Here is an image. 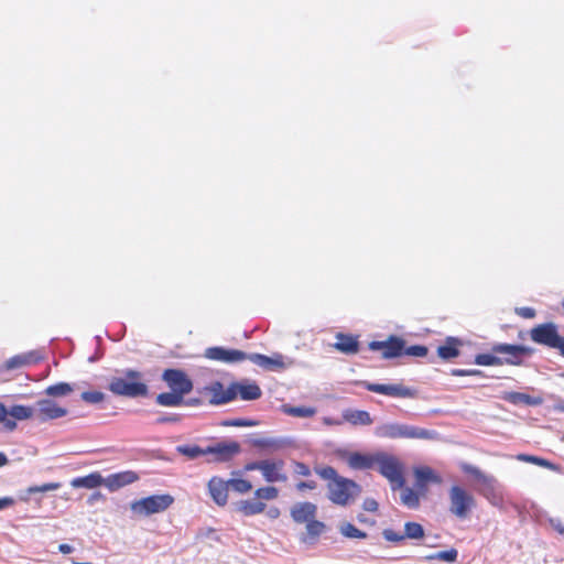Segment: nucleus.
Wrapping results in <instances>:
<instances>
[{
    "label": "nucleus",
    "mask_w": 564,
    "mask_h": 564,
    "mask_svg": "<svg viewBox=\"0 0 564 564\" xmlns=\"http://www.w3.org/2000/svg\"><path fill=\"white\" fill-rule=\"evenodd\" d=\"M469 377L470 376H482V371L478 369H468Z\"/></svg>",
    "instance_id": "680f3d73"
},
{
    "label": "nucleus",
    "mask_w": 564,
    "mask_h": 564,
    "mask_svg": "<svg viewBox=\"0 0 564 564\" xmlns=\"http://www.w3.org/2000/svg\"><path fill=\"white\" fill-rule=\"evenodd\" d=\"M156 402L162 406H180L184 402V397L175 391L163 392L156 397Z\"/></svg>",
    "instance_id": "7c9ffc66"
},
{
    "label": "nucleus",
    "mask_w": 564,
    "mask_h": 564,
    "mask_svg": "<svg viewBox=\"0 0 564 564\" xmlns=\"http://www.w3.org/2000/svg\"><path fill=\"white\" fill-rule=\"evenodd\" d=\"M139 478V475L133 470L119 471L107 476L105 478V486L109 491H117L124 486L138 481Z\"/></svg>",
    "instance_id": "dca6fc26"
},
{
    "label": "nucleus",
    "mask_w": 564,
    "mask_h": 564,
    "mask_svg": "<svg viewBox=\"0 0 564 564\" xmlns=\"http://www.w3.org/2000/svg\"><path fill=\"white\" fill-rule=\"evenodd\" d=\"M162 380L166 382L172 391L183 397L193 390L192 380L181 369H165L162 373Z\"/></svg>",
    "instance_id": "9b49d317"
},
{
    "label": "nucleus",
    "mask_w": 564,
    "mask_h": 564,
    "mask_svg": "<svg viewBox=\"0 0 564 564\" xmlns=\"http://www.w3.org/2000/svg\"><path fill=\"white\" fill-rule=\"evenodd\" d=\"M408 438L433 441L438 438V433L433 430H426L414 425H408Z\"/></svg>",
    "instance_id": "2f4dec72"
},
{
    "label": "nucleus",
    "mask_w": 564,
    "mask_h": 564,
    "mask_svg": "<svg viewBox=\"0 0 564 564\" xmlns=\"http://www.w3.org/2000/svg\"><path fill=\"white\" fill-rule=\"evenodd\" d=\"M378 453L375 454H362L359 452H352L347 455V464L350 468L357 470L372 469L376 467Z\"/></svg>",
    "instance_id": "6ab92c4d"
},
{
    "label": "nucleus",
    "mask_w": 564,
    "mask_h": 564,
    "mask_svg": "<svg viewBox=\"0 0 564 564\" xmlns=\"http://www.w3.org/2000/svg\"><path fill=\"white\" fill-rule=\"evenodd\" d=\"M378 507H379L378 502L372 498H367L364 500L362 508L366 511L376 512L378 510Z\"/></svg>",
    "instance_id": "603ef678"
},
{
    "label": "nucleus",
    "mask_w": 564,
    "mask_h": 564,
    "mask_svg": "<svg viewBox=\"0 0 564 564\" xmlns=\"http://www.w3.org/2000/svg\"><path fill=\"white\" fill-rule=\"evenodd\" d=\"M9 416L14 421H24L35 417V411L34 408L30 405L14 404L8 409V417Z\"/></svg>",
    "instance_id": "c756f323"
},
{
    "label": "nucleus",
    "mask_w": 564,
    "mask_h": 564,
    "mask_svg": "<svg viewBox=\"0 0 564 564\" xmlns=\"http://www.w3.org/2000/svg\"><path fill=\"white\" fill-rule=\"evenodd\" d=\"M404 538L419 540L424 538V529L417 522H406L404 524Z\"/></svg>",
    "instance_id": "4c0bfd02"
},
{
    "label": "nucleus",
    "mask_w": 564,
    "mask_h": 564,
    "mask_svg": "<svg viewBox=\"0 0 564 564\" xmlns=\"http://www.w3.org/2000/svg\"><path fill=\"white\" fill-rule=\"evenodd\" d=\"M101 485H105V478L101 476L100 473L94 471L83 477L74 478L70 481V486L73 488H87V489H94Z\"/></svg>",
    "instance_id": "393cba45"
},
{
    "label": "nucleus",
    "mask_w": 564,
    "mask_h": 564,
    "mask_svg": "<svg viewBox=\"0 0 564 564\" xmlns=\"http://www.w3.org/2000/svg\"><path fill=\"white\" fill-rule=\"evenodd\" d=\"M475 364L479 366H501V361L497 354H478L475 357Z\"/></svg>",
    "instance_id": "a19ab883"
},
{
    "label": "nucleus",
    "mask_w": 564,
    "mask_h": 564,
    "mask_svg": "<svg viewBox=\"0 0 564 564\" xmlns=\"http://www.w3.org/2000/svg\"><path fill=\"white\" fill-rule=\"evenodd\" d=\"M294 474L297 476L308 477L311 476V468L302 462H295Z\"/></svg>",
    "instance_id": "09e8293b"
},
{
    "label": "nucleus",
    "mask_w": 564,
    "mask_h": 564,
    "mask_svg": "<svg viewBox=\"0 0 564 564\" xmlns=\"http://www.w3.org/2000/svg\"><path fill=\"white\" fill-rule=\"evenodd\" d=\"M382 535L383 538L389 541V542H401L403 541L405 538H404V534H401L399 532H395L394 530L392 529H384L382 531Z\"/></svg>",
    "instance_id": "de8ad7c7"
},
{
    "label": "nucleus",
    "mask_w": 564,
    "mask_h": 564,
    "mask_svg": "<svg viewBox=\"0 0 564 564\" xmlns=\"http://www.w3.org/2000/svg\"><path fill=\"white\" fill-rule=\"evenodd\" d=\"M323 479L329 480V499L339 506H346L361 492V487L351 479L338 476L335 468L325 466L315 469Z\"/></svg>",
    "instance_id": "f257e3e1"
},
{
    "label": "nucleus",
    "mask_w": 564,
    "mask_h": 564,
    "mask_svg": "<svg viewBox=\"0 0 564 564\" xmlns=\"http://www.w3.org/2000/svg\"><path fill=\"white\" fill-rule=\"evenodd\" d=\"M283 459H262L248 463L245 466L246 470H259L268 482H285L288 475L284 471Z\"/></svg>",
    "instance_id": "6e6552de"
},
{
    "label": "nucleus",
    "mask_w": 564,
    "mask_h": 564,
    "mask_svg": "<svg viewBox=\"0 0 564 564\" xmlns=\"http://www.w3.org/2000/svg\"><path fill=\"white\" fill-rule=\"evenodd\" d=\"M205 392L209 397L212 404H225L235 400V390L231 384L227 388L220 381H214L205 387Z\"/></svg>",
    "instance_id": "2eb2a0df"
},
{
    "label": "nucleus",
    "mask_w": 564,
    "mask_h": 564,
    "mask_svg": "<svg viewBox=\"0 0 564 564\" xmlns=\"http://www.w3.org/2000/svg\"><path fill=\"white\" fill-rule=\"evenodd\" d=\"M325 530V523L314 518L312 521L306 523V533L302 536V542L315 544Z\"/></svg>",
    "instance_id": "cd10ccee"
},
{
    "label": "nucleus",
    "mask_w": 564,
    "mask_h": 564,
    "mask_svg": "<svg viewBox=\"0 0 564 564\" xmlns=\"http://www.w3.org/2000/svg\"><path fill=\"white\" fill-rule=\"evenodd\" d=\"M343 417L346 422L352 425H370L373 422L369 412L365 410H346L343 413Z\"/></svg>",
    "instance_id": "c85d7f7f"
},
{
    "label": "nucleus",
    "mask_w": 564,
    "mask_h": 564,
    "mask_svg": "<svg viewBox=\"0 0 564 564\" xmlns=\"http://www.w3.org/2000/svg\"><path fill=\"white\" fill-rule=\"evenodd\" d=\"M30 362H31V358L29 356L17 355V356L9 358L4 362L3 368L6 370L18 369V368H22V367L29 365Z\"/></svg>",
    "instance_id": "ea45409f"
},
{
    "label": "nucleus",
    "mask_w": 564,
    "mask_h": 564,
    "mask_svg": "<svg viewBox=\"0 0 564 564\" xmlns=\"http://www.w3.org/2000/svg\"><path fill=\"white\" fill-rule=\"evenodd\" d=\"M491 350L499 356L501 366H520L525 357L533 354V349L528 346L512 344H495Z\"/></svg>",
    "instance_id": "9d476101"
},
{
    "label": "nucleus",
    "mask_w": 564,
    "mask_h": 564,
    "mask_svg": "<svg viewBox=\"0 0 564 564\" xmlns=\"http://www.w3.org/2000/svg\"><path fill=\"white\" fill-rule=\"evenodd\" d=\"M229 487L239 492V494H247L252 489V484L242 478H232L228 480Z\"/></svg>",
    "instance_id": "79ce46f5"
},
{
    "label": "nucleus",
    "mask_w": 564,
    "mask_h": 564,
    "mask_svg": "<svg viewBox=\"0 0 564 564\" xmlns=\"http://www.w3.org/2000/svg\"><path fill=\"white\" fill-rule=\"evenodd\" d=\"M279 514H280L279 509L274 508V509L270 510V516L272 518H276Z\"/></svg>",
    "instance_id": "0e129e2a"
},
{
    "label": "nucleus",
    "mask_w": 564,
    "mask_h": 564,
    "mask_svg": "<svg viewBox=\"0 0 564 564\" xmlns=\"http://www.w3.org/2000/svg\"><path fill=\"white\" fill-rule=\"evenodd\" d=\"M228 481L223 480L219 477H213L208 481L209 494L218 506H225L228 501Z\"/></svg>",
    "instance_id": "412c9836"
},
{
    "label": "nucleus",
    "mask_w": 564,
    "mask_h": 564,
    "mask_svg": "<svg viewBox=\"0 0 564 564\" xmlns=\"http://www.w3.org/2000/svg\"><path fill=\"white\" fill-rule=\"evenodd\" d=\"M451 375L454 377H469L468 369H452Z\"/></svg>",
    "instance_id": "4d7b16f0"
},
{
    "label": "nucleus",
    "mask_w": 564,
    "mask_h": 564,
    "mask_svg": "<svg viewBox=\"0 0 564 564\" xmlns=\"http://www.w3.org/2000/svg\"><path fill=\"white\" fill-rule=\"evenodd\" d=\"M290 514L295 523H308L316 517L317 506L310 501L297 502L291 508Z\"/></svg>",
    "instance_id": "f3484780"
},
{
    "label": "nucleus",
    "mask_w": 564,
    "mask_h": 564,
    "mask_svg": "<svg viewBox=\"0 0 564 564\" xmlns=\"http://www.w3.org/2000/svg\"><path fill=\"white\" fill-rule=\"evenodd\" d=\"M283 413L294 416V417H312L316 413L315 408L311 406H292V405H283Z\"/></svg>",
    "instance_id": "473e14b6"
},
{
    "label": "nucleus",
    "mask_w": 564,
    "mask_h": 564,
    "mask_svg": "<svg viewBox=\"0 0 564 564\" xmlns=\"http://www.w3.org/2000/svg\"><path fill=\"white\" fill-rule=\"evenodd\" d=\"M340 532L346 538L350 539H365L367 536V533L359 530L357 527H355L351 523H345L340 528Z\"/></svg>",
    "instance_id": "37998d69"
},
{
    "label": "nucleus",
    "mask_w": 564,
    "mask_h": 564,
    "mask_svg": "<svg viewBox=\"0 0 564 564\" xmlns=\"http://www.w3.org/2000/svg\"><path fill=\"white\" fill-rule=\"evenodd\" d=\"M207 454H214L219 462L231 459L240 452V445L237 442L218 443L214 446L206 447Z\"/></svg>",
    "instance_id": "aec40b11"
},
{
    "label": "nucleus",
    "mask_w": 564,
    "mask_h": 564,
    "mask_svg": "<svg viewBox=\"0 0 564 564\" xmlns=\"http://www.w3.org/2000/svg\"><path fill=\"white\" fill-rule=\"evenodd\" d=\"M336 341L332 345L334 349L344 355H356L359 351L360 344L357 335L337 333Z\"/></svg>",
    "instance_id": "a211bd4d"
},
{
    "label": "nucleus",
    "mask_w": 564,
    "mask_h": 564,
    "mask_svg": "<svg viewBox=\"0 0 564 564\" xmlns=\"http://www.w3.org/2000/svg\"><path fill=\"white\" fill-rule=\"evenodd\" d=\"M449 511L459 519H466L475 507V498L466 489L454 485L448 491Z\"/></svg>",
    "instance_id": "1a4fd4ad"
},
{
    "label": "nucleus",
    "mask_w": 564,
    "mask_h": 564,
    "mask_svg": "<svg viewBox=\"0 0 564 564\" xmlns=\"http://www.w3.org/2000/svg\"><path fill=\"white\" fill-rule=\"evenodd\" d=\"M74 564H91V563H89V562L77 563V562H76V563H74Z\"/></svg>",
    "instance_id": "774afa93"
},
{
    "label": "nucleus",
    "mask_w": 564,
    "mask_h": 564,
    "mask_svg": "<svg viewBox=\"0 0 564 564\" xmlns=\"http://www.w3.org/2000/svg\"><path fill=\"white\" fill-rule=\"evenodd\" d=\"M61 487L59 482H47L41 486H31L26 489L28 494L46 492L57 490Z\"/></svg>",
    "instance_id": "49530a36"
},
{
    "label": "nucleus",
    "mask_w": 564,
    "mask_h": 564,
    "mask_svg": "<svg viewBox=\"0 0 564 564\" xmlns=\"http://www.w3.org/2000/svg\"><path fill=\"white\" fill-rule=\"evenodd\" d=\"M74 391V388L72 384L67 382H58L56 384H52L45 389V394L48 397H64Z\"/></svg>",
    "instance_id": "f704fd0d"
},
{
    "label": "nucleus",
    "mask_w": 564,
    "mask_h": 564,
    "mask_svg": "<svg viewBox=\"0 0 564 564\" xmlns=\"http://www.w3.org/2000/svg\"><path fill=\"white\" fill-rule=\"evenodd\" d=\"M80 397L83 401L91 404L100 403L105 400V394L100 391H85Z\"/></svg>",
    "instance_id": "a18cd8bd"
},
{
    "label": "nucleus",
    "mask_w": 564,
    "mask_h": 564,
    "mask_svg": "<svg viewBox=\"0 0 564 564\" xmlns=\"http://www.w3.org/2000/svg\"><path fill=\"white\" fill-rule=\"evenodd\" d=\"M247 359L251 360L253 364L263 367V368H272L274 366H281L282 362L274 360L265 355L261 354H252L247 355Z\"/></svg>",
    "instance_id": "e433bc0d"
},
{
    "label": "nucleus",
    "mask_w": 564,
    "mask_h": 564,
    "mask_svg": "<svg viewBox=\"0 0 564 564\" xmlns=\"http://www.w3.org/2000/svg\"><path fill=\"white\" fill-rule=\"evenodd\" d=\"M176 421L175 417H162V419H159V422L163 423V422H174Z\"/></svg>",
    "instance_id": "69168bd1"
},
{
    "label": "nucleus",
    "mask_w": 564,
    "mask_h": 564,
    "mask_svg": "<svg viewBox=\"0 0 564 564\" xmlns=\"http://www.w3.org/2000/svg\"><path fill=\"white\" fill-rule=\"evenodd\" d=\"M176 452L189 459H195L199 456L206 455V448H202L196 444H184L176 447Z\"/></svg>",
    "instance_id": "72a5a7b5"
},
{
    "label": "nucleus",
    "mask_w": 564,
    "mask_h": 564,
    "mask_svg": "<svg viewBox=\"0 0 564 564\" xmlns=\"http://www.w3.org/2000/svg\"><path fill=\"white\" fill-rule=\"evenodd\" d=\"M518 397H519L520 399H528V395H525V394H518Z\"/></svg>",
    "instance_id": "338daca9"
},
{
    "label": "nucleus",
    "mask_w": 564,
    "mask_h": 564,
    "mask_svg": "<svg viewBox=\"0 0 564 564\" xmlns=\"http://www.w3.org/2000/svg\"><path fill=\"white\" fill-rule=\"evenodd\" d=\"M529 334L533 343L557 349L560 355L564 357V336L558 334L557 326L554 323L539 324L532 327Z\"/></svg>",
    "instance_id": "423d86ee"
},
{
    "label": "nucleus",
    "mask_w": 564,
    "mask_h": 564,
    "mask_svg": "<svg viewBox=\"0 0 564 564\" xmlns=\"http://www.w3.org/2000/svg\"><path fill=\"white\" fill-rule=\"evenodd\" d=\"M368 348L378 351L382 359H394L401 356L425 357L429 349L424 345L406 347L405 340L397 335H390L386 340H372Z\"/></svg>",
    "instance_id": "7ed1b4c3"
},
{
    "label": "nucleus",
    "mask_w": 564,
    "mask_h": 564,
    "mask_svg": "<svg viewBox=\"0 0 564 564\" xmlns=\"http://www.w3.org/2000/svg\"><path fill=\"white\" fill-rule=\"evenodd\" d=\"M174 503V497L170 494L152 495L130 503L133 514L139 517H149L154 513H161L167 510Z\"/></svg>",
    "instance_id": "39448f33"
},
{
    "label": "nucleus",
    "mask_w": 564,
    "mask_h": 564,
    "mask_svg": "<svg viewBox=\"0 0 564 564\" xmlns=\"http://www.w3.org/2000/svg\"><path fill=\"white\" fill-rule=\"evenodd\" d=\"M8 463V458L3 453H0V467L4 466Z\"/></svg>",
    "instance_id": "e2e57ef3"
},
{
    "label": "nucleus",
    "mask_w": 564,
    "mask_h": 564,
    "mask_svg": "<svg viewBox=\"0 0 564 564\" xmlns=\"http://www.w3.org/2000/svg\"><path fill=\"white\" fill-rule=\"evenodd\" d=\"M362 386L370 392L380 393L393 398H413L414 391L403 384H382L362 382Z\"/></svg>",
    "instance_id": "ddd939ff"
},
{
    "label": "nucleus",
    "mask_w": 564,
    "mask_h": 564,
    "mask_svg": "<svg viewBox=\"0 0 564 564\" xmlns=\"http://www.w3.org/2000/svg\"><path fill=\"white\" fill-rule=\"evenodd\" d=\"M458 557V551L454 547L446 550V551H440L433 554H430L425 557L426 561H444L448 563L456 562Z\"/></svg>",
    "instance_id": "c9c22d12"
},
{
    "label": "nucleus",
    "mask_w": 564,
    "mask_h": 564,
    "mask_svg": "<svg viewBox=\"0 0 564 564\" xmlns=\"http://www.w3.org/2000/svg\"><path fill=\"white\" fill-rule=\"evenodd\" d=\"M0 424H2L7 431H14L17 429V422L14 420H11L10 417H8V409L1 402H0Z\"/></svg>",
    "instance_id": "c03bdc74"
},
{
    "label": "nucleus",
    "mask_w": 564,
    "mask_h": 564,
    "mask_svg": "<svg viewBox=\"0 0 564 564\" xmlns=\"http://www.w3.org/2000/svg\"><path fill=\"white\" fill-rule=\"evenodd\" d=\"M108 390L115 395L127 398H143L149 393L142 372L133 369L118 371L110 378Z\"/></svg>",
    "instance_id": "f03ea898"
},
{
    "label": "nucleus",
    "mask_w": 564,
    "mask_h": 564,
    "mask_svg": "<svg viewBox=\"0 0 564 564\" xmlns=\"http://www.w3.org/2000/svg\"><path fill=\"white\" fill-rule=\"evenodd\" d=\"M35 417L40 422H46L56 420L67 415L68 411L66 408L59 405L52 399H41L35 403Z\"/></svg>",
    "instance_id": "f8f14e48"
},
{
    "label": "nucleus",
    "mask_w": 564,
    "mask_h": 564,
    "mask_svg": "<svg viewBox=\"0 0 564 564\" xmlns=\"http://www.w3.org/2000/svg\"><path fill=\"white\" fill-rule=\"evenodd\" d=\"M14 503V499L11 497L0 498V510L11 507Z\"/></svg>",
    "instance_id": "6e6d98bb"
},
{
    "label": "nucleus",
    "mask_w": 564,
    "mask_h": 564,
    "mask_svg": "<svg viewBox=\"0 0 564 564\" xmlns=\"http://www.w3.org/2000/svg\"><path fill=\"white\" fill-rule=\"evenodd\" d=\"M463 346V340L448 336L445 338V341L443 345L438 346L437 348V355L443 360H451L459 356L460 354V347Z\"/></svg>",
    "instance_id": "5701e85b"
},
{
    "label": "nucleus",
    "mask_w": 564,
    "mask_h": 564,
    "mask_svg": "<svg viewBox=\"0 0 564 564\" xmlns=\"http://www.w3.org/2000/svg\"><path fill=\"white\" fill-rule=\"evenodd\" d=\"M516 313L518 316L522 317V318H534L535 317V310L532 308V307H529V306H523V307H517L516 308Z\"/></svg>",
    "instance_id": "8fccbe9b"
},
{
    "label": "nucleus",
    "mask_w": 564,
    "mask_h": 564,
    "mask_svg": "<svg viewBox=\"0 0 564 564\" xmlns=\"http://www.w3.org/2000/svg\"><path fill=\"white\" fill-rule=\"evenodd\" d=\"M534 465H538V466H541V467H545V468H549V469H552V470L556 469V466L553 463L549 462L545 458L538 457V456L534 457Z\"/></svg>",
    "instance_id": "5fc2aeb1"
},
{
    "label": "nucleus",
    "mask_w": 564,
    "mask_h": 564,
    "mask_svg": "<svg viewBox=\"0 0 564 564\" xmlns=\"http://www.w3.org/2000/svg\"><path fill=\"white\" fill-rule=\"evenodd\" d=\"M534 457L533 455H528V454H519L517 456V459L520 460V462H525V463H532L534 464Z\"/></svg>",
    "instance_id": "13d9d810"
},
{
    "label": "nucleus",
    "mask_w": 564,
    "mask_h": 564,
    "mask_svg": "<svg viewBox=\"0 0 564 564\" xmlns=\"http://www.w3.org/2000/svg\"><path fill=\"white\" fill-rule=\"evenodd\" d=\"M279 489L274 486L260 487L254 491L253 499L240 500L236 505V510L245 517L260 514L265 510V502L279 497Z\"/></svg>",
    "instance_id": "20e7f679"
},
{
    "label": "nucleus",
    "mask_w": 564,
    "mask_h": 564,
    "mask_svg": "<svg viewBox=\"0 0 564 564\" xmlns=\"http://www.w3.org/2000/svg\"><path fill=\"white\" fill-rule=\"evenodd\" d=\"M231 388L235 390V399L237 395L245 401H253L261 397L260 387L252 382H232Z\"/></svg>",
    "instance_id": "4be33fe9"
},
{
    "label": "nucleus",
    "mask_w": 564,
    "mask_h": 564,
    "mask_svg": "<svg viewBox=\"0 0 564 564\" xmlns=\"http://www.w3.org/2000/svg\"><path fill=\"white\" fill-rule=\"evenodd\" d=\"M401 501L409 508H417L420 505L419 495L411 488H404L401 494Z\"/></svg>",
    "instance_id": "58836bf2"
},
{
    "label": "nucleus",
    "mask_w": 564,
    "mask_h": 564,
    "mask_svg": "<svg viewBox=\"0 0 564 564\" xmlns=\"http://www.w3.org/2000/svg\"><path fill=\"white\" fill-rule=\"evenodd\" d=\"M105 499V496L100 491H95L88 499V502L93 505L97 500Z\"/></svg>",
    "instance_id": "bf43d9fd"
},
{
    "label": "nucleus",
    "mask_w": 564,
    "mask_h": 564,
    "mask_svg": "<svg viewBox=\"0 0 564 564\" xmlns=\"http://www.w3.org/2000/svg\"><path fill=\"white\" fill-rule=\"evenodd\" d=\"M225 425L242 427V426H253L254 423L252 421H248V420H245V419H235V420L226 422Z\"/></svg>",
    "instance_id": "3c124183"
},
{
    "label": "nucleus",
    "mask_w": 564,
    "mask_h": 564,
    "mask_svg": "<svg viewBox=\"0 0 564 564\" xmlns=\"http://www.w3.org/2000/svg\"><path fill=\"white\" fill-rule=\"evenodd\" d=\"M206 358L221 361L225 364L241 362L247 359V354L238 349H227L224 347H209L205 350Z\"/></svg>",
    "instance_id": "4468645a"
},
{
    "label": "nucleus",
    "mask_w": 564,
    "mask_h": 564,
    "mask_svg": "<svg viewBox=\"0 0 564 564\" xmlns=\"http://www.w3.org/2000/svg\"><path fill=\"white\" fill-rule=\"evenodd\" d=\"M378 435L388 438H408V424L391 423L378 429Z\"/></svg>",
    "instance_id": "a878e982"
},
{
    "label": "nucleus",
    "mask_w": 564,
    "mask_h": 564,
    "mask_svg": "<svg viewBox=\"0 0 564 564\" xmlns=\"http://www.w3.org/2000/svg\"><path fill=\"white\" fill-rule=\"evenodd\" d=\"M375 468L389 480L392 490L404 487L405 479L403 477L402 464L397 457L386 453H378Z\"/></svg>",
    "instance_id": "0eeeda50"
},
{
    "label": "nucleus",
    "mask_w": 564,
    "mask_h": 564,
    "mask_svg": "<svg viewBox=\"0 0 564 564\" xmlns=\"http://www.w3.org/2000/svg\"><path fill=\"white\" fill-rule=\"evenodd\" d=\"M58 550L63 554H69L73 552V546H70L69 544H59Z\"/></svg>",
    "instance_id": "052dcab7"
},
{
    "label": "nucleus",
    "mask_w": 564,
    "mask_h": 564,
    "mask_svg": "<svg viewBox=\"0 0 564 564\" xmlns=\"http://www.w3.org/2000/svg\"><path fill=\"white\" fill-rule=\"evenodd\" d=\"M462 470L471 476L477 482L488 489H494L496 484V478L482 473L478 467L464 463L460 465Z\"/></svg>",
    "instance_id": "b1692460"
},
{
    "label": "nucleus",
    "mask_w": 564,
    "mask_h": 564,
    "mask_svg": "<svg viewBox=\"0 0 564 564\" xmlns=\"http://www.w3.org/2000/svg\"><path fill=\"white\" fill-rule=\"evenodd\" d=\"M316 486H317V484L315 480L300 481L296 484V489L299 491L313 490L316 488Z\"/></svg>",
    "instance_id": "864d4df0"
},
{
    "label": "nucleus",
    "mask_w": 564,
    "mask_h": 564,
    "mask_svg": "<svg viewBox=\"0 0 564 564\" xmlns=\"http://www.w3.org/2000/svg\"><path fill=\"white\" fill-rule=\"evenodd\" d=\"M416 486L421 489L425 488L429 482L441 484L442 478L427 466L416 468L414 471Z\"/></svg>",
    "instance_id": "bb28decb"
}]
</instances>
